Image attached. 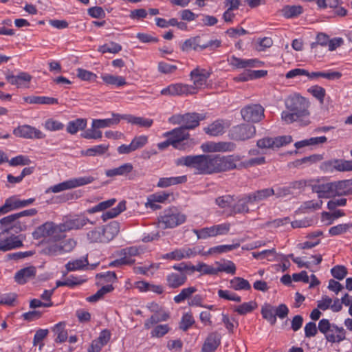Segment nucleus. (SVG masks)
<instances>
[{
  "mask_svg": "<svg viewBox=\"0 0 352 352\" xmlns=\"http://www.w3.org/2000/svg\"><path fill=\"white\" fill-rule=\"evenodd\" d=\"M286 108L290 111H283L281 118L287 124L298 122L300 124L306 126L309 124L308 110L309 103L305 98L295 94L289 96L285 101Z\"/></svg>",
  "mask_w": 352,
  "mask_h": 352,
  "instance_id": "f257e3e1",
  "label": "nucleus"
},
{
  "mask_svg": "<svg viewBox=\"0 0 352 352\" xmlns=\"http://www.w3.org/2000/svg\"><path fill=\"white\" fill-rule=\"evenodd\" d=\"M177 166L194 168L199 174L217 173V154L187 155L176 160Z\"/></svg>",
  "mask_w": 352,
  "mask_h": 352,
  "instance_id": "f03ea898",
  "label": "nucleus"
},
{
  "mask_svg": "<svg viewBox=\"0 0 352 352\" xmlns=\"http://www.w3.org/2000/svg\"><path fill=\"white\" fill-rule=\"evenodd\" d=\"M205 119V116L196 112L185 114L173 115L169 122L174 124H181L187 130L194 129L199 125V122Z\"/></svg>",
  "mask_w": 352,
  "mask_h": 352,
  "instance_id": "7ed1b4c3",
  "label": "nucleus"
},
{
  "mask_svg": "<svg viewBox=\"0 0 352 352\" xmlns=\"http://www.w3.org/2000/svg\"><path fill=\"white\" fill-rule=\"evenodd\" d=\"M186 216L175 208L165 210L163 215L159 219V226L163 229L173 228L184 223Z\"/></svg>",
  "mask_w": 352,
  "mask_h": 352,
  "instance_id": "20e7f679",
  "label": "nucleus"
},
{
  "mask_svg": "<svg viewBox=\"0 0 352 352\" xmlns=\"http://www.w3.org/2000/svg\"><path fill=\"white\" fill-rule=\"evenodd\" d=\"M230 229V223H224L201 229H193L192 232L196 234L198 239H206L210 237L226 235L229 232Z\"/></svg>",
  "mask_w": 352,
  "mask_h": 352,
  "instance_id": "39448f33",
  "label": "nucleus"
},
{
  "mask_svg": "<svg viewBox=\"0 0 352 352\" xmlns=\"http://www.w3.org/2000/svg\"><path fill=\"white\" fill-rule=\"evenodd\" d=\"M60 228V225L47 221L35 229L32 232V236L36 240L48 236H52L55 240H58L62 238Z\"/></svg>",
  "mask_w": 352,
  "mask_h": 352,
  "instance_id": "423d86ee",
  "label": "nucleus"
},
{
  "mask_svg": "<svg viewBox=\"0 0 352 352\" xmlns=\"http://www.w3.org/2000/svg\"><path fill=\"white\" fill-rule=\"evenodd\" d=\"M256 133L255 127L250 124H241L233 126L229 131V137L230 139L236 141H245L250 139Z\"/></svg>",
  "mask_w": 352,
  "mask_h": 352,
  "instance_id": "0eeeda50",
  "label": "nucleus"
},
{
  "mask_svg": "<svg viewBox=\"0 0 352 352\" xmlns=\"http://www.w3.org/2000/svg\"><path fill=\"white\" fill-rule=\"evenodd\" d=\"M94 181V178L91 176L74 178L51 186L47 190V192H52L54 193H57L65 190L71 189L83 185L89 184Z\"/></svg>",
  "mask_w": 352,
  "mask_h": 352,
  "instance_id": "6e6552de",
  "label": "nucleus"
},
{
  "mask_svg": "<svg viewBox=\"0 0 352 352\" xmlns=\"http://www.w3.org/2000/svg\"><path fill=\"white\" fill-rule=\"evenodd\" d=\"M321 169L324 172L332 173L333 170L339 172L352 171V160L336 159L325 161L321 164Z\"/></svg>",
  "mask_w": 352,
  "mask_h": 352,
  "instance_id": "1a4fd4ad",
  "label": "nucleus"
},
{
  "mask_svg": "<svg viewBox=\"0 0 352 352\" xmlns=\"http://www.w3.org/2000/svg\"><path fill=\"white\" fill-rule=\"evenodd\" d=\"M241 114L247 122H258L264 117V108L258 104H253L244 107Z\"/></svg>",
  "mask_w": 352,
  "mask_h": 352,
  "instance_id": "9d476101",
  "label": "nucleus"
},
{
  "mask_svg": "<svg viewBox=\"0 0 352 352\" xmlns=\"http://www.w3.org/2000/svg\"><path fill=\"white\" fill-rule=\"evenodd\" d=\"M13 134L16 137L25 139H43L45 137V135L41 131L28 124L15 128L13 130Z\"/></svg>",
  "mask_w": 352,
  "mask_h": 352,
  "instance_id": "9b49d317",
  "label": "nucleus"
},
{
  "mask_svg": "<svg viewBox=\"0 0 352 352\" xmlns=\"http://www.w3.org/2000/svg\"><path fill=\"white\" fill-rule=\"evenodd\" d=\"M235 147V144L230 142H208L202 144L201 146V148L204 152L232 151Z\"/></svg>",
  "mask_w": 352,
  "mask_h": 352,
  "instance_id": "f8f14e48",
  "label": "nucleus"
},
{
  "mask_svg": "<svg viewBox=\"0 0 352 352\" xmlns=\"http://www.w3.org/2000/svg\"><path fill=\"white\" fill-rule=\"evenodd\" d=\"M240 160L238 156H222L217 154V173L229 171L236 168V162Z\"/></svg>",
  "mask_w": 352,
  "mask_h": 352,
  "instance_id": "ddd939ff",
  "label": "nucleus"
},
{
  "mask_svg": "<svg viewBox=\"0 0 352 352\" xmlns=\"http://www.w3.org/2000/svg\"><path fill=\"white\" fill-rule=\"evenodd\" d=\"M186 131L187 129L181 125L180 127L166 133L165 135L170 137L173 140L177 141V144L179 146L178 149L184 150L186 148V146L184 141L189 137V133Z\"/></svg>",
  "mask_w": 352,
  "mask_h": 352,
  "instance_id": "4468645a",
  "label": "nucleus"
},
{
  "mask_svg": "<svg viewBox=\"0 0 352 352\" xmlns=\"http://www.w3.org/2000/svg\"><path fill=\"white\" fill-rule=\"evenodd\" d=\"M314 192L318 194V198L329 199L335 197L333 182L311 185Z\"/></svg>",
  "mask_w": 352,
  "mask_h": 352,
  "instance_id": "2eb2a0df",
  "label": "nucleus"
},
{
  "mask_svg": "<svg viewBox=\"0 0 352 352\" xmlns=\"http://www.w3.org/2000/svg\"><path fill=\"white\" fill-rule=\"evenodd\" d=\"M87 223L94 224V222L90 221L85 217H78L75 219L67 220L64 223L60 224V232H63L67 230H78L82 228Z\"/></svg>",
  "mask_w": 352,
  "mask_h": 352,
  "instance_id": "dca6fc26",
  "label": "nucleus"
},
{
  "mask_svg": "<svg viewBox=\"0 0 352 352\" xmlns=\"http://www.w3.org/2000/svg\"><path fill=\"white\" fill-rule=\"evenodd\" d=\"M228 61L229 64L234 69H246L258 67L261 61L257 59H242L235 56H230Z\"/></svg>",
  "mask_w": 352,
  "mask_h": 352,
  "instance_id": "f3484780",
  "label": "nucleus"
},
{
  "mask_svg": "<svg viewBox=\"0 0 352 352\" xmlns=\"http://www.w3.org/2000/svg\"><path fill=\"white\" fill-rule=\"evenodd\" d=\"M335 197L352 195V179L333 182Z\"/></svg>",
  "mask_w": 352,
  "mask_h": 352,
  "instance_id": "a211bd4d",
  "label": "nucleus"
},
{
  "mask_svg": "<svg viewBox=\"0 0 352 352\" xmlns=\"http://www.w3.org/2000/svg\"><path fill=\"white\" fill-rule=\"evenodd\" d=\"M230 126L228 122L224 120H217L207 127L204 129L205 133L211 136H218L225 132V129Z\"/></svg>",
  "mask_w": 352,
  "mask_h": 352,
  "instance_id": "6ab92c4d",
  "label": "nucleus"
},
{
  "mask_svg": "<svg viewBox=\"0 0 352 352\" xmlns=\"http://www.w3.org/2000/svg\"><path fill=\"white\" fill-rule=\"evenodd\" d=\"M220 344V335L217 332H212L205 340L201 348V352H214Z\"/></svg>",
  "mask_w": 352,
  "mask_h": 352,
  "instance_id": "aec40b11",
  "label": "nucleus"
},
{
  "mask_svg": "<svg viewBox=\"0 0 352 352\" xmlns=\"http://www.w3.org/2000/svg\"><path fill=\"white\" fill-rule=\"evenodd\" d=\"M166 285L171 289L178 288L183 285L187 280V274L178 272H171L168 274L166 277Z\"/></svg>",
  "mask_w": 352,
  "mask_h": 352,
  "instance_id": "412c9836",
  "label": "nucleus"
},
{
  "mask_svg": "<svg viewBox=\"0 0 352 352\" xmlns=\"http://www.w3.org/2000/svg\"><path fill=\"white\" fill-rule=\"evenodd\" d=\"M210 76V73L206 69L196 68L190 72V77L193 81L194 87L197 92V89L201 87L206 83L207 79Z\"/></svg>",
  "mask_w": 352,
  "mask_h": 352,
  "instance_id": "4be33fe9",
  "label": "nucleus"
},
{
  "mask_svg": "<svg viewBox=\"0 0 352 352\" xmlns=\"http://www.w3.org/2000/svg\"><path fill=\"white\" fill-rule=\"evenodd\" d=\"M36 272V267L34 266L24 267L15 274L14 280L19 284H25L30 278L35 276Z\"/></svg>",
  "mask_w": 352,
  "mask_h": 352,
  "instance_id": "5701e85b",
  "label": "nucleus"
},
{
  "mask_svg": "<svg viewBox=\"0 0 352 352\" xmlns=\"http://www.w3.org/2000/svg\"><path fill=\"white\" fill-rule=\"evenodd\" d=\"M133 166L131 163H125L119 167L109 169L105 171V175L108 177L116 176H126L132 172Z\"/></svg>",
  "mask_w": 352,
  "mask_h": 352,
  "instance_id": "b1692460",
  "label": "nucleus"
},
{
  "mask_svg": "<svg viewBox=\"0 0 352 352\" xmlns=\"http://www.w3.org/2000/svg\"><path fill=\"white\" fill-rule=\"evenodd\" d=\"M103 234L104 236V242H109L112 240L120 231V223L113 221L109 224L102 227Z\"/></svg>",
  "mask_w": 352,
  "mask_h": 352,
  "instance_id": "393cba45",
  "label": "nucleus"
},
{
  "mask_svg": "<svg viewBox=\"0 0 352 352\" xmlns=\"http://www.w3.org/2000/svg\"><path fill=\"white\" fill-rule=\"evenodd\" d=\"M345 330L343 327H339L337 325L335 328H332L327 335H325L326 340L331 343H339L345 340Z\"/></svg>",
  "mask_w": 352,
  "mask_h": 352,
  "instance_id": "a878e982",
  "label": "nucleus"
},
{
  "mask_svg": "<svg viewBox=\"0 0 352 352\" xmlns=\"http://www.w3.org/2000/svg\"><path fill=\"white\" fill-rule=\"evenodd\" d=\"M122 119L126 120L129 123L138 125L143 128H149L152 126L153 120L152 119L138 117L132 115H123Z\"/></svg>",
  "mask_w": 352,
  "mask_h": 352,
  "instance_id": "bb28decb",
  "label": "nucleus"
},
{
  "mask_svg": "<svg viewBox=\"0 0 352 352\" xmlns=\"http://www.w3.org/2000/svg\"><path fill=\"white\" fill-rule=\"evenodd\" d=\"M187 182V176L170 177H162L159 179L157 184L160 188H167L173 185L184 184Z\"/></svg>",
  "mask_w": 352,
  "mask_h": 352,
  "instance_id": "cd10ccee",
  "label": "nucleus"
},
{
  "mask_svg": "<svg viewBox=\"0 0 352 352\" xmlns=\"http://www.w3.org/2000/svg\"><path fill=\"white\" fill-rule=\"evenodd\" d=\"M87 124L85 118H77L74 120L69 121L67 124L66 131L71 135H74L79 131L84 130Z\"/></svg>",
  "mask_w": 352,
  "mask_h": 352,
  "instance_id": "c85d7f7f",
  "label": "nucleus"
},
{
  "mask_svg": "<svg viewBox=\"0 0 352 352\" xmlns=\"http://www.w3.org/2000/svg\"><path fill=\"white\" fill-rule=\"evenodd\" d=\"M23 246V242L18 239V236H14L6 238L0 241V250L6 252Z\"/></svg>",
  "mask_w": 352,
  "mask_h": 352,
  "instance_id": "c756f323",
  "label": "nucleus"
},
{
  "mask_svg": "<svg viewBox=\"0 0 352 352\" xmlns=\"http://www.w3.org/2000/svg\"><path fill=\"white\" fill-rule=\"evenodd\" d=\"M6 78L10 84L20 87L24 85V82H29L32 79V76L28 73L21 72L17 76L7 75Z\"/></svg>",
  "mask_w": 352,
  "mask_h": 352,
  "instance_id": "7c9ffc66",
  "label": "nucleus"
},
{
  "mask_svg": "<svg viewBox=\"0 0 352 352\" xmlns=\"http://www.w3.org/2000/svg\"><path fill=\"white\" fill-rule=\"evenodd\" d=\"M274 194V189L272 188H265L256 190L253 193L249 194V201L252 203L259 202Z\"/></svg>",
  "mask_w": 352,
  "mask_h": 352,
  "instance_id": "2f4dec72",
  "label": "nucleus"
},
{
  "mask_svg": "<svg viewBox=\"0 0 352 352\" xmlns=\"http://www.w3.org/2000/svg\"><path fill=\"white\" fill-rule=\"evenodd\" d=\"M252 204V201H249V195H245L243 197L238 199L237 202L232 207V212L234 214L248 213L250 211L248 204Z\"/></svg>",
  "mask_w": 352,
  "mask_h": 352,
  "instance_id": "473e14b6",
  "label": "nucleus"
},
{
  "mask_svg": "<svg viewBox=\"0 0 352 352\" xmlns=\"http://www.w3.org/2000/svg\"><path fill=\"white\" fill-rule=\"evenodd\" d=\"M121 118L122 116L113 113L112 118L103 120L96 119L93 120V127H96L98 129L109 127L119 123Z\"/></svg>",
  "mask_w": 352,
  "mask_h": 352,
  "instance_id": "72a5a7b5",
  "label": "nucleus"
},
{
  "mask_svg": "<svg viewBox=\"0 0 352 352\" xmlns=\"http://www.w3.org/2000/svg\"><path fill=\"white\" fill-rule=\"evenodd\" d=\"M34 201V198H30L25 200H20L13 197H10L6 200V202H8V204L9 212L16 209L26 207L32 204Z\"/></svg>",
  "mask_w": 352,
  "mask_h": 352,
  "instance_id": "f704fd0d",
  "label": "nucleus"
},
{
  "mask_svg": "<svg viewBox=\"0 0 352 352\" xmlns=\"http://www.w3.org/2000/svg\"><path fill=\"white\" fill-rule=\"evenodd\" d=\"M24 100L30 104H58V99L47 96H29L24 98Z\"/></svg>",
  "mask_w": 352,
  "mask_h": 352,
  "instance_id": "c9c22d12",
  "label": "nucleus"
},
{
  "mask_svg": "<svg viewBox=\"0 0 352 352\" xmlns=\"http://www.w3.org/2000/svg\"><path fill=\"white\" fill-rule=\"evenodd\" d=\"M283 16L287 19L294 18L303 12V8L301 6H285L280 10Z\"/></svg>",
  "mask_w": 352,
  "mask_h": 352,
  "instance_id": "e433bc0d",
  "label": "nucleus"
},
{
  "mask_svg": "<svg viewBox=\"0 0 352 352\" xmlns=\"http://www.w3.org/2000/svg\"><path fill=\"white\" fill-rule=\"evenodd\" d=\"M173 96H179L183 94H196L195 88L192 85L184 84H172Z\"/></svg>",
  "mask_w": 352,
  "mask_h": 352,
  "instance_id": "4c0bfd02",
  "label": "nucleus"
},
{
  "mask_svg": "<svg viewBox=\"0 0 352 352\" xmlns=\"http://www.w3.org/2000/svg\"><path fill=\"white\" fill-rule=\"evenodd\" d=\"M275 307L270 304L265 303L261 308V313L264 319L274 325L276 322V317L275 315Z\"/></svg>",
  "mask_w": 352,
  "mask_h": 352,
  "instance_id": "58836bf2",
  "label": "nucleus"
},
{
  "mask_svg": "<svg viewBox=\"0 0 352 352\" xmlns=\"http://www.w3.org/2000/svg\"><path fill=\"white\" fill-rule=\"evenodd\" d=\"M126 209V201H120L118 206L102 214V219L104 221H107L108 219L114 218L120 214L122 212L125 210Z\"/></svg>",
  "mask_w": 352,
  "mask_h": 352,
  "instance_id": "ea45409f",
  "label": "nucleus"
},
{
  "mask_svg": "<svg viewBox=\"0 0 352 352\" xmlns=\"http://www.w3.org/2000/svg\"><path fill=\"white\" fill-rule=\"evenodd\" d=\"M230 283V287L234 290H250L251 289L250 283L241 277H234Z\"/></svg>",
  "mask_w": 352,
  "mask_h": 352,
  "instance_id": "a19ab883",
  "label": "nucleus"
},
{
  "mask_svg": "<svg viewBox=\"0 0 352 352\" xmlns=\"http://www.w3.org/2000/svg\"><path fill=\"white\" fill-rule=\"evenodd\" d=\"M322 155L319 154H314L310 156L305 157L302 159L296 160L292 163L294 167H299L300 166L306 164H312L322 160Z\"/></svg>",
  "mask_w": 352,
  "mask_h": 352,
  "instance_id": "79ce46f5",
  "label": "nucleus"
},
{
  "mask_svg": "<svg viewBox=\"0 0 352 352\" xmlns=\"http://www.w3.org/2000/svg\"><path fill=\"white\" fill-rule=\"evenodd\" d=\"M240 246L239 243H235L232 245H221L215 247L210 248L207 253L205 254H221L223 252H228L238 248Z\"/></svg>",
  "mask_w": 352,
  "mask_h": 352,
  "instance_id": "37998d69",
  "label": "nucleus"
},
{
  "mask_svg": "<svg viewBox=\"0 0 352 352\" xmlns=\"http://www.w3.org/2000/svg\"><path fill=\"white\" fill-rule=\"evenodd\" d=\"M102 79L108 85H116L118 87L123 86L126 84L125 78L120 76L105 74L102 76Z\"/></svg>",
  "mask_w": 352,
  "mask_h": 352,
  "instance_id": "c03bdc74",
  "label": "nucleus"
},
{
  "mask_svg": "<svg viewBox=\"0 0 352 352\" xmlns=\"http://www.w3.org/2000/svg\"><path fill=\"white\" fill-rule=\"evenodd\" d=\"M87 237L91 243H105L104 236L101 228H96L87 234Z\"/></svg>",
  "mask_w": 352,
  "mask_h": 352,
  "instance_id": "a18cd8bd",
  "label": "nucleus"
},
{
  "mask_svg": "<svg viewBox=\"0 0 352 352\" xmlns=\"http://www.w3.org/2000/svg\"><path fill=\"white\" fill-rule=\"evenodd\" d=\"M197 289L195 287L184 288L178 295L174 297L173 300L177 304L181 303L185 300L188 299L195 292H197Z\"/></svg>",
  "mask_w": 352,
  "mask_h": 352,
  "instance_id": "49530a36",
  "label": "nucleus"
},
{
  "mask_svg": "<svg viewBox=\"0 0 352 352\" xmlns=\"http://www.w3.org/2000/svg\"><path fill=\"white\" fill-rule=\"evenodd\" d=\"M109 148L108 144H100L87 149L82 151V154L87 156L101 155L105 153Z\"/></svg>",
  "mask_w": 352,
  "mask_h": 352,
  "instance_id": "de8ad7c7",
  "label": "nucleus"
},
{
  "mask_svg": "<svg viewBox=\"0 0 352 352\" xmlns=\"http://www.w3.org/2000/svg\"><path fill=\"white\" fill-rule=\"evenodd\" d=\"M257 307V304L254 301L243 302V304L236 307L234 309L239 315H245L252 312Z\"/></svg>",
  "mask_w": 352,
  "mask_h": 352,
  "instance_id": "09e8293b",
  "label": "nucleus"
},
{
  "mask_svg": "<svg viewBox=\"0 0 352 352\" xmlns=\"http://www.w3.org/2000/svg\"><path fill=\"white\" fill-rule=\"evenodd\" d=\"M88 265V261L87 258L76 259L72 261L68 262L65 267L67 272L75 271L82 270L84 267Z\"/></svg>",
  "mask_w": 352,
  "mask_h": 352,
  "instance_id": "8fccbe9b",
  "label": "nucleus"
},
{
  "mask_svg": "<svg viewBox=\"0 0 352 352\" xmlns=\"http://www.w3.org/2000/svg\"><path fill=\"white\" fill-rule=\"evenodd\" d=\"M116 201V199H111L107 201H102L98 204L96 205L95 206L88 209L87 212L89 214H93L98 211H102L104 210H106L107 208L112 206L115 204Z\"/></svg>",
  "mask_w": 352,
  "mask_h": 352,
  "instance_id": "3c124183",
  "label": "nucleus"
},
{
  "mask_svg": "<svg viewBox=\"0 0 352 352\" xmlns=\"http://www.w3.org/2000/svg\"><path fill=\"white\" fill-rule=\"evenodd\" d=\"M199 36L191 37L186 40L182 45L181 49L182 51H189L190 50H194L198 51Z\"/></svg>",
  "mask_w": 352,
  "mask_h": 352,
  "instance_id": "603ef678",
  "label": "nucleus"
},
{
  "mask_svg": "<svg viewBox=\"0 0 352 352\" xmlns=\"http://www.w3.org/2000/svg\"><path fill=\"white\" fill-rule=\"evenodd\" d=\"M331 273L335 278L341 280L346 276L348 270L345 266L338 265L331 268Z\"/></svg>",
  "mask_w": 352,
  "mask_h": 352,
  "instance_id": "864d4df0",
  "label": "nucleus"
},
{
  "mask_svg": "<svg viewBox=\"0 0 352 352\" xmlns=\"http://www.w3.org/2000/svg\"><path fill=\"white\" fill-rule=\"evenodd\" d=\"M42 253L52 256L61 254L59 243H53L47 245L42 250Z\"/></svg>",
  "mask_w": 352,
  "mask_h": 352,
  "instance_id": "5fc2aeb1",
  "label": "nucleus"
},
{
  "mask_svg": "<svg viewBox=\"0 0 352 352\" xmlns=\"http://www.w3.org/2000/svg\"><path fill=\"white\" fill-rule=\"evenodd\" d=\"M216 268L217 274L220 272H225L228 274H234L236 273V266L232 261H228L227 263H219Z\"/></svg>",
  "mask_w": 352,
  "mask_h": 352,
  "instance_id": "6e6d98bb",
  "label": "nucleus"
},
{
  "mask_svg": "<svg viewBox=\"0 0 352 352\" xmlns=\"http://www.w3.org/2000/svg\"><path fill=\"white\" fill-rule=\"evenodd\" d=\"M195 323V320L192 314L186 313L184 314L182 318L179 328L184 331H187L193 324Z\"/></svg>",
  "mask_w": 352,
  "mask_h": 352,
  "instance_id": "4d7b16f0",
  "label": "nucleus"
},
{
  "mask_svg": "<svg viewBox=\"0 0 352 352\" xmlns=\"http://www.w3.org/2000/svg\"><path fill=\"white\" fill-rule=\"evenodd\" d=\"M308 91L321 103L323 102L326 94L325 89L323 87L318 85L312 86L308 89Z\"/></svg>",
  "mask_w": 352,
  "mask_h": 352,
  "instance_id": "13d9d810",
  "label": "nucleus"
},
{
  "mask_svg": "<svg viewBox=\"0 0 352 352\" xmlns=\"http://www.w3.org/2000/svg\"><path fill=\"white\" fill-rule=\"evenodd\" d=\"M273 142L274 149L278 148L291 143L292 142V137L291 135L278 136L273 138Z\"/></svg>",
  "mask_w": 352,
  "mask_h": 352,
  "instance_id": "bf43d9fd",
  "label": "nucleus"
},
{
  "mask_svg": "<svg viewBox=\"0 0 352 352\" xmlns=\"http://www.w3.org/2000/svg\"><path fill=\"white\" fill-rule=\"evenodd\" d=\"M8 162L11 166H16L30 165L32 162L28 157L21 155L12 158Z\"/></svg>",
  "mask_w": 352,
  "mask_h": 352,
  "instance_id": "052dcab7",
  "label": "nucleus"
},
{
  "mask_svg": "<svg viewBox=\"0 0 352 352\" xmlns=\"http://www.w3.org/2000/svg\"><path fill=\"white\" fill-rule=\"evenodd\" d=\"M77 76L82 80L87 81H96L97 78L96 74L81 68L77 69Z\"/></svg>",
  "mask_w": 352,
  "mask_h": 352,
  "instance_id": "680f3d73",
  "label": "nucleus"
},
{
  "mask_svg": "<svg viewBox=\"0 0 352 352\" xmlns=\"http://www.w3.org/2000/svg\"><path fill=\"white\" fill-rule=\"evenodd\" d=\"M98 128L93 127L87 129L81 134V137L85 139H100L102 138V131L97 130Z\"/></svg>",
  "mask_w": 352,
  "mask_h": 352,
  "instance_id": "e2e57ef3",
  "label": "nucleus"
},
{
  "mask_svg": "<svg viewBox=\"0 0 352 352\" xmlns=\"http://www.w3.org/2000/svg\"><path fill=\"white\" fill-rule=\"evenodd\" d=\"M61 253L71 252L76 245V241L73 239H67L59 242Z\"/></svg>",
  "mask_w": 352,
  "mask_h": 352,
  "instance_id": "0e129e2a",
  "label": "nucleus"
},
{
  "mask_svg": "<svg viewBox=\"0 0 352 352\" xmlns=\"http://www.w3.org/2000/svg\"><path fill=\"white\" fill-rule=\"evenodd\" d=\"M218 295L220 298L228 300H232L237 302H240L241 301V298L239 296L228 290L219 289L218 291Z\"/></svg>",
  "mask_w": 352,
  "mask_h": 352,
  "instance_id": "69168bd1",
  "label": "nucleus"
},
{
  "mask_svg": "<svg viewBox=\"0 0 352 352\" xmlns=\"http://www.w3.org/2000/svg\"><path fill=\"white\" fill-rule=\"evenodd\" d=\"M45 127L49 131H60L64 128V124L52 118L47 119L45 122Z\"/></svg>",
  "mask_w": 352,
  "mask_h": 352,
  "instance_id": "338daca9",
  "label": "nucleus"
},
{
  "mask_svg": "<svg viewBox=\"0 0 352 352\" xmlns=\"http://www.w3.org/2000/svg\"><path fill=\"white\" fill-rule=\"evenodd\" d=\"M148 142V137L146 135H140L135 137L131 142V144L134 150L136 151L137 149L142 148Z\"/></svg>",
  "mask_w": 352,
  "mask_h": 352,
  "instance_id": "774afa93",
  "label": "nucleus"
}]
</instances>
